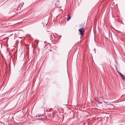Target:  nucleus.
<instances>
[{
	"instance_id": "f257e3e1",
	"label": "nucleus",
	"mask_w": 125,
	"mask_h": 125,
	"mask_svg": "<svg viewBox=\"0 0 125 125\" xmlns=\"http://www.w3.org/2000/svg\"><path fill=\"white\" fill-rule=\"evenodd\" d=\"M79 31L80 32V34L81 36H82L84 34V31L83 27L80 28L79 30Z\"/></svg>"
},
{
	"instance_id": "f03ea898",
	"label": "nucleus",
	"mask_w": 125,
	"mask_h": 125,
	"mask_svg": "<svg viewBox=\"0 0 125 125\" xmlns=\"http://www.w3.org/2000/svg\"><path fill=\"white\" fill-rule=\"evenodd\" d=\"M94 99L99 104H101L102 103V102H100L98 101V99L97 98H95Z\"/></svg>"
},
{
	"instance_id": "7ed1b4c3",
	"label": "nucleus",
	"mask_w": 125,
	"mask_h": 125,
	"mask_svg": "<svg viewBox=\"0 0 125 125\" xmlns=\"http://www.w3.org/2000/svg\"><path fill=\"white\" fill-rule=\"evenodd\" d=\"M120 76L122 78V79L124 80H125V76L122 75L121 73H120Z\"/></svg>"
},
{
	"instance_id": "20e7f679",
	"label": "nucleus",
	"mask_w": 125,
	"mask_h": 125,
	"mask_svg": "<svg viewBox=\"0 0 125 125\" xmlns=\"http://www.w3.org/2000/svg\"><path fill=\"white\" fill-rule=\"evenodd\" d=\"M67 16L68 17V18L67 19V21H69L71 19V17L70 15L68 14L67 15Z\"/></svg>"
},
{
	"instance_id": "39448f33",
	"label": "nucleus",
	"mask_w": 125,
	"mask_h": 125,
	"mask_svg": "<svg viewBox=\"0 0 125 125\" xmlns=\"http://www.w3.org/2000/svg\"><path fill=\"white\" fill-rule=\"evenodd\" d=\"M41 26L42 27H44V22L42 23L41 24Z\"/></svg>"
},
{
	"instance_id": "423d86ee",
	"label": "nucleus",
	"mask_w": 125,
	"mask_h": 125,
	"mask_svg": "<svg viewBox=\"0 0 125 125\" xmlns=\"http://www.w3.org/2000/svg\"><path fill=\"white\" fill-rule=\"evenodd\" d=\"M116 70H117V71L118 73V74L120 75V73H120L119 72H118L117 70V69H116Z\"/></svg>"
},
{
	"instance_id": "0eeeda50",
	"label": "nucleus",
	"mask_w": 125,
	"mask_h": 125,
	"mask_svg": "<svg viewBox=\"0 0 125 125\" xmlns=\"http://www.w3.org/2000/svg\"><path fill=\"white\" fill-rule=\"evenodd\" d=\"M115 101H114V102H111L110 103H114V102H115Z\"/></svg>"
},
{
	"instance_id": "6e6552de",
	"label": "nucleus",
	"mask_w": 125,
	"mask_h": 125,
	"mask_svg": "<svg viewBox=\"0 0 125 125\" xmlns=\"http://www.w3.org/2000/svg\"><path fill=\"white\" fill-rule=\"evenodd\" d=\"M104 103H108V102H104Z\"/></svg>"
},
{
	"instance_id": "1a4fd4ad",
	"label": "nucleus",
	"mask_w": 125,
	"mask_h": 125,
	"mask_svg": "<svg viewBox=\"0 0 125 125\" xmlns=\"http://www.w3.org/2000/svg\"><path fill=\"white\" fill-rule=\"evenodd\" d=\"M39 119H40V120H43V119H41V118H40Z\"/></svg>"
},
{
	"instance_id": "9d476101",
	"label": "nucleus",
	"mask_w": 125,
	"mask_h": 125,
	"mask_svg": "<svg viewBox=\"0 0 125 125\" xmlns=\"http://www.w3.org/2000/svg\"><path fill=\"white\" fill-rule=\"evenodd\" d=\"M108 105H110V104H108Z\"/></svg>"
},
{
	"instance_id": "9b49d317",
	"label": "nucleus",
	"mask_w": 125,
	"mask_h": 125,
	"mask_svg": "<svg viewBox=\"0 0 125 125\" xmlns=\"http://www.w3.org/2000/svg\"><path fill=\"white\" fill-rule=\"evenodd\" d=\"M38 117H39V115H38Z\"/></svg>"
}]
</instances>
